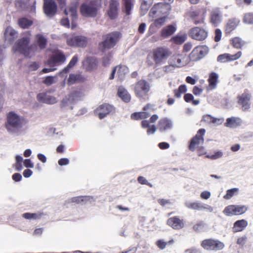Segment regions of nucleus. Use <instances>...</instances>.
Masks as SVG:
<instances>
[{
    "label": "nucleus",
    "instance_id": "obj_1",
    "mask_svg": "<svg viewBox=\"0 0 253 253\" xmlns=\"http://www.w3.org/2000/svg\"><path fill=\"white\" fill-rule=\"evenodd\" d=\"M23 35L15 43L13 50L14 52H17L28 57L31 53H34L37 50V46L35 44L29 45L31 36L29 32L24 33Z\"/></svg>",
    "mask_w": 253,
    "mask_h": 253
},
{
    "label": "nucleus",
    "instance_id": "obj_2",
    "mask_svg": "<svg viewBox=\"0 0 253 253\" xmlns=\"http://www.w3.org/2000/svg\"><path fill=\"white\" fill-rule=\"evenodd\" d=\"M171 54V52L169 48L165 46L157 47L154 48L147 55V63L148 65L152 66L153 63L150 60V58H151L156 65H161Z\"/></svg>",
    "mask_w": 253,
    "mask_h": 253
},
{
    "label": "nucleus",
    "instance_id": "obj_3",
    "mask_svg": "<svg viewBox=\"0 0 253 253\" xmlns=\"http://www.w3.org/2000/svg\"><path fill=\"white\" fill-rule=\"evenodd\" d=\"M121 37L122 34L118 31L112 32L103 35L102 41L98 43L99 50L102 52H105L114 48Z\"/></svg>",
    "mask_w": 253,
    "mask_h": 253
},
{
    "label": "nucleus",
    "instance_id": "obj_4",
    "mask_svg": "<svg viewBox=\"0 0 253 253\" xmlns=\"http://www.w3.org/2000/svg\"><path fill=\"white\" fill-rule=\"evenodd\" d=\"M101 7V3L99 0H91L81 4L80 13L84 17L94 18L97 16Z\"/></svg>",
    "mask_w": 253,
    "mask_h": 253
},
{
    "label": "nucleus",
    "instance_id": "obj_5",
    "mask_svg": "<svg viewBox=\"0 0 253 253\" xmlns=\"http://www.w3.org/2000/svg\"><path fill=\"white\" fill-rule=\"evenodd\" d=\"M24 119L13 111L6 116L5 126L7 131L11 132H18L23 126Z\"/></svg>",
    "mask_w": 253,
    "mask_h": 253
},
{
    "label": "nucleus",
    "instance_id": "obj_6",
    "mask_svg": "<svg viewBox=\"0 0 253 253\" xmlns=\"http://www.w3.org/2000/svg\"><path fill=\"white\" fill-rule=\"evenodd\" d=\"M201 246L205 250L217 251L222 250L224 244L218 240L209 238L203 240Z\"/></svg>",
    "mask_w": 253,
    "mask_h": 253
},
{
    "label": "nucleus",
    "instance_id": "obj_7",
    "mask_svg": "<svg viewBox=\"0 0 253 253\" xmlns=\"http://www.w3.org/2000/svg\"><path fill=\"white\" fill-rule=\"evenodd\" d=\"M150 89L149 84L144 80H140L136 82L133 88L135 94L138 98H143L147 95Z\"/></svg>",
    "mask_w": 253,
    "mask_h": 253
},
{
    "label": "nucleus",
    "instance_id": "obj_8",
    "mask_svg": "<svg viewBox=\"0 0 253 253\" xmlns=\"http://www.w3.org/2000/svg\"><path fill=\"white\" fill-rule=\"evenodd\" d=\"M66 59V57L63 52L59 50H55L47 60V64L51 67H53L63 64Z\"/></svg>",
    "mask_w": 253,
    "mask_h": 253
},
{
    "label": "nucleus",
    "instance_id": "obj_9",
    "mask_svg": "<svg viewBox=\"0 0 253 253\" xmlns=\"http://www.w3.org/2000/svg\"><path fill=\"white\" fill-rule=\"evenodd\" d=\"M209 52L206 45H198L195 47L189 55L190 61H197L202 59Z\"/></svg>",
    "mask_w": 253,
    "mask_h": 253
},
{
    "label": "nucleus",
    "instance_id": "obj_10",
    "mask_svg": "<svg viewBox=\"0 0 253 253\" xmlns=\"http://www.w3.org/2000/svg\"><path fill=\"white\" fill-rule=\"evenodd\" d=\"M206 130L204 128H200L197 131L196 134L191 140L188 146L189 149L191 151H194L198 148L199 145L203 144L204 142V136Z\"/></svg>",
    "mask_w": 253,
    "mask_h": 253
},
{
    "label": "nucleus",
    "instance_id": "obj_11",
    "mask_svg": "<svg viewBox=\"0 0 253 253\" xmlns=\"http://www.w3.org/2000/svg\"><path fill=\"white\" fill-rule=\"evenodd\" d=\"M169 4L166 2H159L155 4L149 13V16L154 19L162 14L167 13L169 9Z\"/></svg>",
    "mask_w": 253,
    "mask_h": 253
},
{
    "label": "nucleus",
    "instance_id": "obj_12",
    "mask_svg": "<svg viewBox=\"0 0 253 253\" xmlns=\"http://www.w3.org/2000/svg\"><path fill=\"white\" fill-rule=\"evenodd\" d=\"M189 35L194 40L203 41L208 37V32L203 28L195 27L189 30Z\"/></svg>",
    "mask_w": 253,
    "mask_h": 253
},
{
    "label": "nucleus",
    "instance_id": "obj_13",
    "mask_svg": "<svg viewBox=\"0 0 253 253\" xmlns=\"http://www.w3.org/2000/svg\"><path fill=\"white\" fill-rule=\"evenodd\" d=\"M114 111L115 108L113 106L108 103H103L99 105L94 111V113L96 116H97L100 119H102L110 113Z\"/></svg>",
    "mask_w": 253,
    "mask_h": 253
},
{
    "label": "nucleus",
    "instance_id": "obj_14",
    "mask_svg": "<svg viewBox=\"0 0 253 253\" xmlns=\"http://www.w3.org/2000/svg\"><path fill=\"white\" fill-rule=\"evenodd\" d=\"M43 9L47 16L52 17L57 13V5L53 0H43Z\"/></svg>",
    "mask_w": 253,
    "mask_h": 253
},
{
    "label": "nucleus",
    "instance_id": "obj_15",
    "mask_svg": "<svg viewBox=\"0 0 253 253\" xmlns=\"http://www.w3.org/2000/svg\"><path fill=\"white\" fill-rule=\"evenodd\" d=\"M66 42L70 46L84 47L87 44V39L84 36H76L68 38Z\"/></svg>",
    "mask_w": 253,
    "mask_h": 253
},
{
    "label": "nucleus",
    "instance_id": "obj_16",
    "mask_svg": "<svg viewBox=\"0 0 253 253\" xmlns=\"http://www.w3.org/2000/svg\"><path fill=\"white\" fill-rule=\"evenodd\" d=\"M251 97V94L247 91H245L241 95L238 96V103L242 106L243 111H245L250 109Z\"/></svg>",
    "mask_w": 253,
    "mask_h": 253
},
{
    "label": "nucleus",
    "instance_id": "obj_17",
    "mask_svg": "<svg viewBox=\"0 0 253 253\" xmlns=\"http://www.w3.org/2000/svg\"><path fill=\"white\" fill-rule=\"evenodd\" d=\"M242 55L241 51H238L234 54L229 53H223L217 56V61L220 63H226L239 59Z\"/></svg>",
    "mask_w": 253,
    "mask_h": 253
},
{
    "label": "nucleus",
    "instance_id": "obj_18",
    "mask_svg": "<svg viewBox=\"0 0 253 253\" xmlns=\"http://www.w3.org/2000/svg\"><path fill=\"white\" fill-rule=\"evenodd\" d=\"M119 7V0H110L107 14L111 19H115L118 16Z\"/></svg>",
    "mask_w": 253,
    "mask_h": 253
},
{
    "label": "nucleus",
    "instance_id": "obj_19",
    "mask_svg": "<svg viewBox=\"0 0 253 253\" xmlns=\"http://www.w3.org/2000/svg\"><path fill=\"white\" fill-rule=\"evenodd\" d=\"M167 224L174 230H180L185 225L183 219H180L177 216L169 218L167 220Z\"/></svg>",
    "mask_w": 253,
    "mask_h": 253
},
{
    "label": "nucleus",
    "instance_id": "obj_20",
    "mask_svg": "<svg viewBox=\"0 0 253 253\" xmlns=\"http://www.w3.org/2000/svg\"><path fill=\"white\" fill-rule=\"evenodd\" d=\"M83 66L87 71L96 70L98 66V59L95 57H87L83 62Z\"/></svg>",
    "mask_w": 253,
    "mask_h": 253
},
{
    "label": "nucleus",
    "instance_id": "obj_21",
    "mask_svg": "<svg viewBox=\"0 0 253 253\" xmlns=\"http://www.w3.org/2000/svg\"><path fill=\"white\" fill-rule=\"evenodd\" d=\"M117 71V75L120 80H123L126 74L128 72V69L126 65H119L115 67L110 76L109 79H114L115 73Z\"/></svg>",
    "mask_w": 253,
    "mask_h": 253
},
{
    "label": "nucleus",
    "instance_id": "obj_22",
    "mask_svg": "<svg viewBox=\"0 0 253 253\" xmlns=\"http://www.w3.org/2000/svg\"><path fill=\"white\" fill-rule=\"evenodd\" d=\"M186 206L189 209L194 210H205L209 212H211L213 211V208L211 206L207 204H203L200 202L187 203Z\"/></svg>",
    "mask_w": 253,
    "mask_h": 253
},
{
    "label": "nucleus",
    "instance_id": "obj_23",
    "mask_svg": "<svg viewBox=\"0 0 253 253\" xmlns=\"http://www.w3.org/2000/svg\"><path fill=\"white\" fill-rule=\"evenodd\" d=\"M37 99L40 102L48 104H53L57 102L56 98L48 95L47 92H42L37 94Z\"/></svg>",
    "mask_w": 253,
    "mask_h": 253
},
{
    "label": "nucleus",
    "instance_id": "obj_24",
    "mask_svg": "<svg viewBox=\"0 0 253 253\" xmlns=\"http://www.w3.org/2000/svg\"><path fill=\"white\" fill-rule=\"evenodd\" d=\"M18 37V33L11 26H8L5 29L4 38L5 41L12 43Z\"/></svg>",
    "mask_w": 253,
    "mask_h": 253
},
{
    "label": "nucleus",
    "instance_id": "obj_25",
    "mask_svg": "<svg viewBox=\"0 0 253 253\" xmlns=\"http://www.w3.org/2000/svg\"><path fill=\"white\" fill-rule=\"evenodd\" d=\"M240 23V20L236 18L230 19L225 26L224 33L226 36L230 35L237 28Z\"/></svg>",
    "mask_w": 253,
    "mask_h": 253
},
{
    "label": "nucleus",
    "instance_id": "obj_26",
    "mask_svg": "<svg viewBox=\"0 0 253 253\" xmlns=\"http://www.w3.org/2000/svg\"><path fill=\"white\" fill-rule=\"evenodd\" d=\"M221 17L219 8L213 9L210 13V22L212 25L216 27L220 22Z\"/></svg>",
    "mask_w": 253,
    "mask_h": 253
},
{
    "label": "nucleus",
    "instance_id": "obj_27",
    "mask_svg": "<svg viewBox=\"0 0 253 253\" xmlns=\"http://www.w3.org/2000/svg\"><path fill=\"white\" fill-rule=\"evenodd\" d=\"M218 75L215 72H211L209 74L208 80L209 85L207 88L208 90H212L216 87L218 82Z\"/></svg>",
    "mask_w": 253,
    "mask_h": 253
},
{
    "label": "nucleus",
    "instance_id": "obj_28",
    "mask_svg": "<svg viewBox=\"0 0 253 253\" xmlns=\"http://www.w3.org/2000/svg\"><path fill=\"white\" fill-rule=\"evenodd\" d=\"M176 27L172 25H169L164 27L161 31V37L166 39L173 35L176 31Z\"/></svg>",
    "mask_w": 253,
    "mask_h": 253
},
{
    "label": "nucleus",
    "instance_id": "obj_29",
    "mask_svg": "<svg viewBox=\"0 0 253 253\" xmlns=\"http://www.w3.org/2000/svg\"><path fill=\"white\" fill-rule=\"evenodd\" d=\"M77 3H72L67 8L65 9L64 14L70 15L73 20L76 19L77 17Z\"/></svg>",
    "mask_w": 253,
    "mask_h": 253
},
{
    "label": "nucleus",
    "instance_id": "obj_30",
    "mask_svg": "<svg viewBox=\"0 0 253 253\" xmlns=\"http://www.w3.org/2000/svg\"><path fill=\"white\" fill-rule=\"evenodd\" d=\"M248 225V222L245 219L238 220L233 225V232L234 233L243 231Z\"/></svg>",
    "mask_w": 253,
    "mask_h": 253
},
{
    "label": "nucleus",
    "instance_id": "obj_31",
    "mask_svg": "<svg viewBox=\"0 0 253 253\" xmlns=\"http://www.w3.org/2000/svg\"><path fill=\"white\" fill-rule=\"evenodd\" d=\"M171 122L166 118L161 119L158 125V128L160 131H164L170 129L171 127Z\"/></svg>",
    "mask_w": 253,
    "mask_h": 253
},
{
    "label": "nucleus",
    "instance_id": "obj_32",
    "mask_svg": "<svg viewBox=\"0 0 253 253\" xmlns=\"http://www.w3.org/2000/svg\"><path fill=\"white\" fill-rule=\"evenodd\" d=\"M44 215L43 212L38 211L36 213L26 212L22 214V216L28 220H39L41 219Z\"/></svg>",
    "mask_w": 253,
    "mask_h": 253
},
{
    "label": "nucleus",
    "instance_id": "obj_33",
    "mask_svg": "<svg viewBox=\"0 0 253 253\" xmlns=\"http://www.w3.org/2000/svg\"><path fill=\"white\" fill-rule=\"evenodd\" d=\"M242 124V120L239 118L231 117L226 119L224 124L225 126L229 127H235Z\"/></svg>",
    "mask_w": 253,
    "mask_h": 253
},
{
    "label": "nucleus",
    "instance_id": "obj_34",
    "mask_svg": "<svg viewBox=\"0 0 253 253\" xmlns=\"http://www.w3.org/2000/svg\"><path fill=\"white\" fill-rule=\"evenodd\" d=\"M230 44L235 48L242 49L246 42L240 37H236L229 40Z\"/></svg>",
    "mask_w": 253,
    "mask_h": 253
},
{
    "label": "nucleus",
    "instance_id": "obj_35",
    "mask_svg": "<svg viewBox=\"0 0 253 253\" xmlns=\"http://www.w3.org/2000/svg\"><path fill=\"white\" fill-rule=\"evenodd\" d=\"M36 42L41 50L45 48L47 45V40L44 36L40 34L36 35Z\"/></svg>",
    "mask_w": 253,
    "mask_h": 253
},
{
    "label": "nucleus",
    "instance_id": "obj_36",
    "mask_svg": "<svg viewBox=\"0 0 253 253\" xmlns=\"http://www.w3.org/2000/svg\"><path fill=\"white\" fill-rule=\"evenodd\" d=\"M84 81V78L81 75L71 74L69 75L67 84L71 85L76 83L83 82Z\"/></svg>",
    "mask_w": 253,
    "mask_h": 253
},
{
    "label": "nucleus",
    "instance_id": "obj_37",
    "mask_svg": "<svg viewBox=\"0 0 253 253\" xmlns=\"http://www.w3.org/2000/svg\"><path fill=\"white\" fill-rule=\"evenodd\" d=\"M118 95L125 102H129L131 99V96L128 91L122 86L118 88Z\"/></svg>",
    "mask_w": 253,
    "mask_h": 253
},
{
    "label": "nucleus",
    "instance_id": "obj_38",
    "mask_svg": "<svg viewBox=\"0 0 253 253\" xmlns=\"http://www.w3.org/2000/svg\"><path fill=\"white\" fill-rule=\"evenodd\" d=\"M124 6L122 11L125 13L126 15H129L131 14V10L133 7L134 0H122Z\"/></svg>",
    "mask_w": 253,
    "mask_h": 253
},
{
    "label": "nucleus",
    "instance_id": "obj_39",
    "mask_svg": "<svg viewBox=\"0 0 253 253\" xmlns=\"http://www.w3.org/2000/svg\"><path fill=\"white\" fill-rule=\"evenodd\" d=\"M33 24L32 20L25 17L20 18L18 20V25L22 29H28Z\"/></svg>",
    "mask_w": 253,
    "mask_h": 253
},
{
    "label": "nucleus",
    "instance_id": "obj_40",
    "mask_svg": "<svg viewBox=\"0 0 253 253\" xmlns=\"http://www.w3.org/2000/svg\"><path fill=\"white\" fill-rule=\"evenodd\" d=\"M183 56L179 54L173 55L171 58L172 63L173 65L178 67H181L184 65V63L183 62Z\"/></svg>",
    "mask_w": 253,
    "mask_h": 253
},
{
    "label": "nucleus",
    "instance_id": "obj_41",
    "mask_svg": "<svg viewBox=\"0 0 253 253\" xmlns=\"http://www.w3.org/2000/svg\"><path fill=\"white\" fill-rule=\"evenodd\" d=\"M187 39L186 34L177 35L170 39V42L177 45L182 44Z\"/></svg>",
    "mask_w": 253,
    "mask_h": 253
},
{
    "label": "nucleus",
    "instance_id": "obj_42",
    "mask_svg": "<svg viewBox=\"0 0 253 253\" xmlns=\"http://www.w3.org/2000/svg\"><path fill=\"white\" fill-rule=\"evenodd\" d=\"M78 61V56L77 55H74L68 65L63 69V71L65 73L69 72L71 68H73L77 63Z\"/></svg>",
    "mask_w": 253,
    "mask_h": 253
},
{
    "label": "nucleus",
    "instance_id": "obj_43",
    "mask_svg": "<svg viewBox=\"0 0 253 253\" xmlns=\"http://www.w3.org/2000/svg\"><path fill=\"white\" fill-rule=\"evenodd\" d=\"M89 199L87 196H77L72 198L71 200L72 203L77 204H85L89 201Z\"/></svg>",
    "mask_w": 253,
    "mask_h": 253
},
{
    "label": "nucleus",
    "instance_id": "obj_44",
    "mask_svg": "<svg viewBox=\"0 0 253 253\" xmlns=\"http://www.w3.org/2000/svg\"><path fill=\"white\" fill-rule=\"evenodd\" d=\"M187 91V87L185 84L179 85L178 89H174L173 92L176 98H180L182 94Z\"/></svg>",
    "mask_w": 253,
    "mask_h": 253
},
{
    "label": "nucleus",
    "instance_id": "obj_45",
    "mask_svg": "<svg viewBox=\"0 0 253 253\" xmlns=\"http://www.w3.org/2000/svg\"><path fill=\"white\" fill-rule=\"evenodd\" d=\"M223 213L228 216L235 215L234 211V205H229L225 208L223 211Z\"/></svg>",
    "mask_w": 253,
    "mask_h": 253
},
{
    "label": "nucleus",
    "instance_id": "obj_46",
    "mask_svg": "<svg viewBox=\"0 0 253 253\" xmlns=\"http://www.w3.org/2000/svg\"><path fill=\"white\" fill-rule=\"evenodd\" d=\"M247 211V208L245 206L234 205V211L235 215H241Z\"/></svg>",
    "mask_w": 253,
    "mask_h": 253
},
{
    "label": "nucleus",
    "instance_id": "obj_47",
    "mask_svg": "<svg viewBox=\"0 0 253 253\" xmlns=\"http://www.w3.org/2000/svg\"><path fill=\"white\" fill-rule=\"evenodd\" d=\"M205 224L202 221L197 222L193 226V229L196 232H200L203 230L205 227Z\"/></svg>",
    "mask_w": 253,
    "mask_h": 253
},
{
    "label": "nucleus",
    "instance_id": "obj_48",
    "mask_svg": "<svg viewBox=\"0 0 253 253\" xmlns=\"http://www.w3.org/2000/svg\"><path fill=\"white\" fill-rule=\"evenodd\" d=\"M238 189L236 188H232L228 190L226 192V195L223 196L224 199L228 200L232 198L235 193H237Z\"/></svg>",
    "mask_w": 253,
    "mask_h": 253
},
{
    "label": "nucleus",
    "instance_id": "obj_49",
    "mask_svg": "<svg viewBox=\"0 0 253 253\" xmlns=\"http://www.w3.org/2000/svg\"><path fill=\"white\" fill-rule=\"evenodd\" d=\"M83 95V92L81 89H76L72 91V92L69 94V96L70 98L73 99L75 98H80Z\"/></svg>",
    "mask_w": 253,
    "mask_h": 253
},
{
    "label": "nucleus",
    "instance_id": "obj_50",
    "mask_svg": "<svg viewBox=\"0 0 253 253\" xmlns=\"http://www.w3.org/2000/svg\"><path fill=\"white\" fill-rule=\"evenodd\" d=\"M202 121L208 123H215L217 121H219V119L213 118L211 115H206L203 116Z\"/></svg>",
    "mask_w": 253,
    "mask_h": 253
},
{
    "label": "nucleus",
    "instance_id": "obj_51",
    "mask_svg": "<svg viewBox=\"0 0 253 253\" xmlns=\"http://www.w3.org/2000/svg\"><path fill=\"white\" fill-rule=\"evenodd\" d=\"M243 21L248 24H253V13H247L244 15Z\"/></svg>",
    "mask_w": 253,
    "mask_h": 253
},
{
    "label": "nucleus",
    "instance_id": "obj_52",
    "mask_svg": "<svg viewBox=\"0 0 253 253\" xmlns=\"http://www.w3.org/2000/svg\"><path fill=\"white\" fill-rule=\"evenodd\" d=\"M152 3V0H143L141 3V10H144V12L147 11L151 5Z\"/></svg>",
    "mask_w": 253,
    "mask_h": 253
},
{
    "label": "nucleus",
    "instance_id": "obj_53",
    "mask_svg": "<svg viewBox=\"0 0 253 253\" xmlns=\"http://www.w3.org/2000/svg\"><path fill=\"white\" fill-rule=\"evenodd\" d=\"M54 77L52 76H47L43 81L42 83L47 86L50 85L54 83Z\"/></svg>",
    "mask_w": 253,
    "mask_h": 253
},
{
    "label": "nucleus",
    "instance_id": "obj_54",
    "mask_svg": "<svg viewBox=\"0 0 253 253\" xmlns=\"http://www.w3.org/2000/svg\"><path fill=\"white\" fill-rule=\"evenodd\" d=\"M215 36L214 40L215 42H218L220 41L222 36L221 31L219 29H216L215 30Z\"/></svg>",
    "mask_w": 253,
    "mask_h": 253
},
{
    "label": "nucleus",
    "instance_id": "obj_55",
    "mask_svg": "<svg viewBox=\"0 0 253 253\" xmlns=\"http://www.w3.org/2000/svg\"><path fill=\"white\" fill-rule=\"evenodd\" d=\"M192 20L195 25L203 24L204 23L205 16L204 15H202L195 18V19H192Z\"/></svg>",
    "mask_w": 253,
    "mask_h": 253
},
{
    "label": "nucleus",
    "instance_id": "obj_56",
    "mask_svg": "<svg viewBox=\"0 0 253 253\" xmlns=\"http://www.w3.org/2000/svg\"><path fill=\"white\" fill-rule=\"evenodd\" d=\"M222 156V153L221 151H217L213 155H207L206 157L211 160H215L221 157Z\"/></svg>",
    "mask_w": 253,
    "mask_h": 253
},
{
    "label": "nucleus",
    "instance_id": "obj_57",
    "mask_svg": "<svg viewBox=\"0 0 253 253\" xmlns=\"http://www.w3.org/2000/svg\"><path fill=\"white\" fill-rule=\"evenodd\" d=\"M156 245L160 250H163L166 247L167 243L163 240H158L156 241Z\"/></svg>",
    "mask_w": 253,
    "mask_h": 253
},
{
    "label": "nucleus",
    "instance_id": "obj_58",
    "mask_svg": "<svg viewBox=\"0 0 253 253\" xmlns=\"http://www.w3.org/2000/svg\"><path fill=\"white\" fill-rule=\"evenodd\" d=\"M165 21V17H161L157 19L154 21V25L156 27H160L164 24Z\"/></svg>",
    "mask_w": 253,
    "mask_h": 253
},
{
    "label": "nucleus",
    "instance_id": "obj_59",
    "mask_svg": "<svg viewBox=\"0 0 253 253\" xmlns=\"http://www.w3.org/2000/svg\"><path fill=\"white\" fill-rule=\"evenodd\" d=\"M138 182L141 184H145L152 187V185L143 176H140L137 178Z\"/></svg>",
    "mask_w": 253,
    "mask_h": 253
},
{
    "label": "nucleus",
    "instance_id": "obj_60",
    "mask_svg": "<svg viewBox=\"0 0 253 253\" xmlns=\"http://www.w3.org/2000/svg\"><path fill=\"white\" fill-rule=\"evenodd\" d=\"M247 238L246 236L239 237L237 241V244L240 246H243L247 242Z\"/></svg>",
    "mask_w": 253,
    "mask_h": 253
},
{
    "label": "nucleus",
    "instance_id": "obj_61",
    "mask_svg": "<svg viewBox=\"0 0 253 253\" xmlns=\"http://www.w3.org/2000/svg\"><path fill=\"white\" fill-rule=\"evenodd\" d=\"M192 47V45L190 42H187L185 43L183 46V51L187 52L189 51Z\"/></svg>",
    "mask_w": 253,
    "mask_h": 253
},
{
    "label": "nucleus",
    "instance_id": "obj_62",
    "mask_svg": "<svg viewBox=\"0 0 253 253\" xmlns=\"http://www.w3.org/2000/svg\"><path fill=\"white\" fill-rule=\"evenodd\" d=\"M155 26V25H151L150 26V27L149 28V30L147 32V37H150L156 33V31Z\"/></svg>",
    "mask_w": 253,
    "mask_h": 253
},
{
    "label": "nucleus",
    "instance_id": "obj_63",
    "mask_svg": "<svg viewBox=\"0 0 253 253\" xmlns=\"http://www.w3.org/2000/svg\"><path fill=\"white\" fill-rule=\"evenodd\" d=\"M161 35H153V36H152L151 37V38L149 40V41L151 43H155L156 42H157L158 41H159L160 40H161Z\"/></svg>",
    "mask_w": 253,
    "mask_h": 253
},
{
    "label": "nucleus",
    "instance_id": "obj_64",
    "mask_svg": "<svg viewBox=\"0 0 253 253\" xmlns=\"http://www.w3.org/2000/svg\"><path fill=\"white\" fill-rule=\"evenodd\" d=\"M185 253H201V252L199 250L195 248H192L185 250Z\"/></svg>",
    "mask_w": 253,
    "mask_h": 253
}]
</instances>
